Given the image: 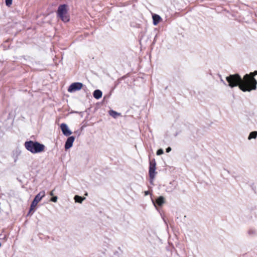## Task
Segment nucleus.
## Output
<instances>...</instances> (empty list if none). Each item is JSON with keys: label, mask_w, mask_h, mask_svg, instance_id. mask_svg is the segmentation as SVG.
I'll return each mask as SVG.
<instances>
[{"label": "nucleus", "mask_w": 257, "mask_h": 257, "mask_svg": "<svg viewBox=\"0 0 257 257\" xmlns=\"http://www.w3.org/2000/svg\"><path fill=\"white\" fill-rule=\"evenodd\" d=\"M61 131L63 135L65 136H69L72 134V132L69 129L68 126L65 123H62L60 125Z\"/></svg>", "instance_id": "obj_6"}, {"label": "nucleus", "mask_w": 257, "mask_h": 257, "mask_svg": "<svg viewBox=\"0 0 257 257\" xmlns=\"http://www.w3.org/2000/svg\"><path fill=\"white\" fill-rule=\"evenodd\" d=\"M156 170V167L154 166H149V176L151 180V183H152L153 182V179L155 178V174L156 172H155Z\"/></svg>", "instance_id": "obj_8"}, {"label": "nucleus", "mask_w": 257, "mask_h": 257, "mask_svg": "<svg viewBox=\"0 0 257 257\" xmlns=\"http://www.w3.org/2000/svg\"><path fill=\"white\" fill-rule=\"evenodd\" d=\"M85 195L86 196H87V193H86L85 194Z\"/></svg>", "instance_id": "obj_27"}, {"label": "nucleus", "mask_w": 257, "mask_h": 257, "mask_svg": "<svg viewBox=\"0 0 257 257\" xmlns=\"http://www.w3.org/2000/svg\"><path fill=\"white\" fill-rule=\"evenodd\" d=\"M228 86L231 88L238 86L241 90L240 86L243 83V77L241 78L238 74H231L226 77Z\"/></svg>", "instance_id": "obj_3"}, {"label": "nucleus", "mask_w": 257, "mask_h": 257, "mask_svg": "<svg viewBox=\"0 0 257 257\" xmlns=\"http://www.w3.org/2000/svg\"><path fill=\"white\" fill-rule=\"evenodd\" d=\"M161 20V18L160 16L157 14H155L153 16V24L156 26L159 24Z\"/></svg>", "instance_id": "obj_10"}, {"label": "nucleus", "mask_w": 257, "mask_h": 257, "mask_svg": "<svg viewBox=\"0 0 257 257\" xmlns=\"http://www.w3.org/2000/svg\"><path fill=\"white\" fill-rule=\"evenodd\" d=\"M156 202L159 206H162L164 203V198L163 196H160L156 199Z\"/></svg>", "instance_id": "obj_13"}, {"label": "nucleus", "mask_w": 257, "mask_h": 257, "mask_svg": "<svg viewBox=\"0 0 257 257\" xmlns=\"http://www.w3.org/2000/svg\"><path fill=\"white\" fill-rule=\"evenodd\" d=\"M37 204H38V203H36V202H35L33 201H32V202L31 204L30 209L29 213H30L31 212V211L34 210V208L37 206Z\"/></svg>", "instance_id": "obj_18"}, {"label": "nucleus", "mask_w": 257, "mask_h": 257, "mask_svg": "<svg viewBox=\"0 0 257 257\" xmlns=\"http://www.w3.org/2000/svg\"><path fill=\"white\" fill-rule=\"evenodd\" d=\"M109 114L110 115H111L114 118H116L118 116H119L120 115L119 113H118L116 111L113 110H110L109 111Z\"/></svg>", "instance_id": "obj_14"}, {"label": "nucleus", "mask_w": 257, "mask_h": 257, "mask_svg": "<svg viewBox=\"0 0 257 257\" xmlns=\"http://www.w3.org/2000/svg\"><path fill=\"white\" fill-rule=\"evenodd\" d=\"M220 81H221V82H222L224 84H225V85L226 84L225 82H224V81L222 79H221V78Z\"/></svg>", "instance_id": "obj_26"}, {"label": "nucleus", "mask_w": 257, "mask_h": 257, "mask_svg": "<svg viewBox=\"0 0 257 257\" xmlns=\"http://www.w3.org/2000/svg\"><path fill=\"white\" fill-rule=\"evenodd\" d=\"M257 75V71L246 74L243 76V83L240 86L241 90L243 92H250L256 89L257 81L254 76Z\"/></svg>", "instance_id": "obj_1"}, {"label": "nucleus", "mask_w": 257, "mask_h": 257, "mask_svg": "<svg viewBox=\"0 0 257 257\" xmlns=\"http://www.w3.org/2000/svg\"><path fill=\"white\" fill-rule=\"evenodd\" d=\"M83 86V84L81 82H74L72 83L69 87L68 91L69 92H73L80 90Z\"/></svg>", "instance_id": "obj_5"}, {"label": "nucleus", "mask_w": 257, "mask_h": 257, "mask_svg": "<svg viewBox=\"0 0 257 257\" xmlns=\"http://www.w3.org/2000/svg\"><path fill=\"white\" fill-rule=\"evenodd\" d=\"M75 202L82 203V201L85 199V197H82L79 195H75L74 197Z\"/></svg>", "instance_id": "obj_12"}, {"label": "nucleus", "mask_w": 257, "mask_h": 257, "mask_svg": "<svg viewBox=\"0 0 257 257\" xmlns=\"http://www.w3.org/2000/svg\"><path fill=\"white\" fill-rule=\"evenodd\" d=\"M26 149L33 154L39 153L43 152L45 146L38 142L33 141H27L24 144Z\"/></svg>", "instance_id": "obj_2"}, {"label": "nucleus", "mask_w": 257, "mask_h": 257, "mask_svg": "<svg viewBox=\"0 0 257 257\" xmlns=\"http://www.w3.org/2000/svg\"><path fill=\"white\" fill-rule=\"evenodd\" d=\"M53 191H54V190L50 192V195L53 196V195H54Z\"/></svg>", "instance_id": "obj_25"}, {"label": "nucleus", "mask_w": 257, "mask_h": 257, "mask_svg": "<svg viewBox=\"0 0 257 257\" xmlns=\"http://www.w3.org/2000/svg\"><path fill=\"white\" fill-rule=\"evenodd\" d=\"M248 233L250 236H253L257 234V231L254 229L250 228L248 230Z\"/></svg>", "instance_id": "obj_16"}, {"label": "nucleus", "mask_w": 257, "mask_h": 257, "mask_svg": "<svg viewBox=\"0 0 257 257\" xmlns=\"http://www.w3.org/2000/svg\"><path fill=\"white\" fill-rule=\"evenodd\" d=\"M57 197L56 196H53V197L51 198L50 200L53 202H56L57 201Z\"/></svg>", "instance_id": "obj_22"}, {"label": "nucleus", "mask_w": 257, "mask_h": 257, "mask_svg": "<svg viewBox=\"0 0 257 257\" xmlns=\"http://www.w3.org/2000/svg\"><path fill=\"white\" fill-rule=\"evenodd\" d=\"M102 93L101 91L99 89L94 90L93 93V97L97 99L100 98L102 96Z\"/></svg>", "instance_id": "obj_11"}, {"label": "nucleus", "mask_w": 257, "mask_h": 257, "mask_svg": "<svg viewBox=\"0 0 257 257\" xmlns=\"http://www.w3.org/2000/svg\"><path fill=\"white\" fill-rule=\"evenodd\" d=\"M156 163L155 159H153L152 160L150 161V166H154L156 167Z\"/></svg>", "instance_id": "obj_21"}, {"label": "nucleus", "mask_w": 257, "mask_h": 257, "mask_svg": "<svg viewBox=\"0 0 257 257\" xmlns=\"http://www.w3.org/2000/svg\"><path fill=\"white\" fill-rule=\"evenodd\" d=\"M68 7V6L66 4L60 5L57 11V17L65 23L68 22L70 20Z\"/></svg>", "instance_id": "obj_4"}, {"label": "nucleus", "mask_w": 257, "mask_h": 257, "mask_svg": "<svg viewBox=\"0 0 257 257\" xmlns=\"http://www.w3.org/2000/svg\"><path fill=\"white\" fill-rule=\"evenodd\" d=\"M171 151V148L169 147L166 149V152L169 153Z\"/></svg>", "instance_id": "obj_23"}, {"label": "nucleus", "mask_w": 257, "mask_h": 257, "mask_svg": "<svg viewBox=\"0 0 257 257\" xmlns=\"http://www.w3.org/2000/svg\"><path fill=\"white\" fill-rule=\"evenodd\" d=\"M12 1L13 0H6V5L8 7H10L12 4Z\"/></svg>", "instance_id": "obj_19"}, {"label": "nucleus", "mask_w": 257, "mask_h": 257, "mask_svg": "<svg viewBox=\"0 0 257 257\" xmlns=\"http://www.w3.org/2000/svg\"><path fill=\"white\" fill-rule=\"evenodd\" d=\"M145 193V196H147V195H148L150 194V192H149V191H145V193Z\"/></svg>", "instance_id": "obj_24"}, {"label": "nucleus", "mask_w": 257, "mask_h": 257, "mask_svg": "<svg viewBox=\"0 0 257 257\" xmlns=\"http://www.w3.org/2000/svg\"><path fill=\"white\" fill-rule=\"evenodd\" d=\"M45 196V191H41L39 192L35 197L33 201L36 202V203H38L41 199Z\"/></svg>", "instance_id": "obj_9"}, {"label": "nucleus", "mask_w": 257, "mask_h": 257, "mask_svg": "<svg viewBox=\"0 0 257 257\" xmlns=\"http://www.w3.org/2000/svg\"><path fill=\"white\" fill-rule=\"evenodd\" d=\"M163 153H164V151L162 149H160L158 150V151H157V155H162Z\"/></svg>", "instance_id": "obj_20"}, {"label": "nucleus", "mask_w": 257, "mask_h": 257, "mask_svg": "<svg viewBox=\"0 0 257 257\" xmlns=\"http://www.w3.org/2000/svg\"><path fill=\"white\" fill-rule=\"evenodd\" d=\"M174 189H175V187H173L172 185V183H170V185L167 187V188L166 189V191L167 192H172L174 190Z\"/></svg>", "instance_id": "obj_17"}, {"label": "nucleus", "mask_w": 257, "mask_h": 257, "mask_svg": "<svg viewBox=\"0 0 257 257\" xmlns=\"http://www.w3.org/2000/svg\"><path fill=\"white\" fill-rule=\"evenodd\" d=\"M257 137V132L256 131H254V132H251L248 137V140H251V139H255Z\"/></svg>", "instance_id": "obj_15"}, {"label": "nucleus", "mask_w": 257, "mask_h": 257, "mask_svg": "<svg viewBox=\"0 0 257 257\" xmlns=\"http://www.w3.org/2000/svg\"><path fill=\"white\" fill-rule=\"evenodd\" d=\"M75 140V137L73 136H70L68 137L65 142V149L68 150L72 147L73 143Z\"/></svg>", "instance_id": "obj_7"}]
</instances>
